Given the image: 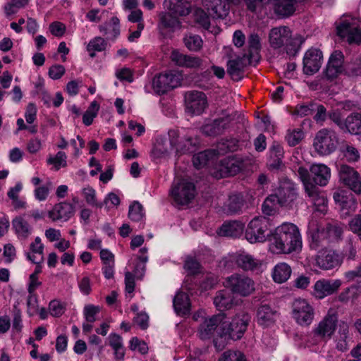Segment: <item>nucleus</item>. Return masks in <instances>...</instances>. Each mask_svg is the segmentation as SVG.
<instances>
[{
    "label": "nucleus",
    "instance_id": "obj_1",
    "mask_svg": "<svg viewBox=\"0 0 361 361\" xmlns=\"http://www.w3.org/2000/svg\"><path fill=\"white\" fill-rule=\"evenodd\" d=\"M298 175L303 183L305 192L314 205H325L326 199L317 185H327L331 177L330 169L323 164H314L310 166V171L306 168L300 166Z\"/></svg>",
    "mask_w": 361,
    "mask_h": 361
},
{
    "label": "nucleus",
    "instance_id": "obj_2",
    "mask_svg": "<svg viewBox=\"0 0 361 361\" xmlns=\"http://www.w3.org/2000/svg\"><path fill=\"white\" fill-rule=\"evenodd\" d=\"M269 240L270 250L274 253L289 254L302 247L299 229L291 223H284L277 227Z\"/></svg>",
    "mask_w": 361,
    "mask_h": 361
},
{
    "label": "nucleus",
    "instance_id": "obj_3",
    "mask_svg": "<svg viewBox=\"0 0 361 361\" xmlns=\"http://www.w3.org/2000/svg\"><path fill=\"white\" fill-rule=\"evenodd\" d=\"M252 316L245 311L236 313L231 322L223 320L220 336H228L229 338L236 341L240 339L247 329Z\"/></svg>",
    "mask_w": 361,
    "mask_h": 361
},
{
    "label": "nucleus",
    "instance_id": "obj_4",
    "mask_svg": "<svg viewBox=\"0 0 361 361\" xmlns=\"http://www.w3.org/2000/svg\"><path fill=\"white\" fill-rule=\"evenodd\" d=\"M219 117L202 127V132L207 136L216 137L222 135L231 126L234 120L236 112L227 109H221L218 112Z\"/></svg>",
    "mask_w": 361,
    "mask_h": 361
},
{
    "label": "nucleus",
    "instance_id": "obj_5",
    "mask_svg": "<svg viewBox=\"0 0 361 361\" xmlns=\"http://www.w3.org/2000/svg\"><path fill=\"white\" fill-rule=\"evenodd\" d=\"M336 34L348 44L361 43L360 20L356 18H342L336 25Z\"/></svg>",
    "mask_w": 361,
    "mask_h": 361
},
{
    "label": "nucleus",
    "instance_id": "obj_6",
    "mask_svg": "<svg viewBox=\"0 0 361 361\" xmlns=\"http://www.w3.org/2000/svg\"><path fill=\"white\" fill-rule=\"evenodd\" d=\"M224 286L233 294L241 297H247L255 291V281L250 277L240 274H233L226 278Z\"/></svg>",
    "mask_w": 361,
    "mask_h": 361
},
{
    "label": "nucleus",
    "instance_id": "obj_7",
    "mask_svg": "<svg viewBox=\"0 0 361 361\" xmlns=\"http://www.w3.org/2000/svg\"><path fill=\"white\" fill-rule=\"evenodd\" d=\"M271 224L269 219L264 216L254 218L245 230V238L251 243L264 242L271 237Z\"/></svg>",
    "mask_w": 361,
    "mask_h": 361
},
{
    "label": "nucleus",
    "instance_id": "obj_8",
    "mask_svg": "<svg viewBox=\"0 0 361 361\" xmlns=\"http://www.w3.org/2000/svg\"><path fill=\"white\" fill-rule=\"evenodd\" d=\"M338 317L336 314H327L311 332L308 342L316 345L330 339L337 326Z\"/></svg>",
    "mask_w": 361,
    "mask_h": 361
},
{
    "label": "nucleus",
    "instance_id": "obj_9",
    "mask_svg": "<svg viewBox=\"0 0 361 361\" xmlns=\"http://www.w3.org/2000/svg\"><path fill=\"white\" fill-rule=\"evenodd\" d=\"M226 57L228 59L227 73L233 80L239 81L243 78L245 66L255 61L250 59L246 53L236 55L232 48L226 49Z\"/></svg>",
    "mask_w": 361,
    "mask_h": 361
},
{
    "label": "nucleus",
    "instance_id": "obj_10",
    "mask_svg": "<svg viewBox=\"0 0 361 361\" xmlns=\"http://www.w3.org/2000/svg\"><path fill=\"white\" fill-rule=\"evenodd\" d=\"M170 149H175L176 154L192 153L196 150L199 143L197 138L191 136L181 135L178 130L171 129L168 133Z\"/></svg>",
    "mask_w": 361,
    "mask_h": 361
},
{
    "label": "nucleus",
    "instance_id": "obj_11",
    "mask_svg": "<svg viewBox=\"0 0 361 361\" xmlns=\"http://www.w3.org/2000/svg\"><path fill=\"white\" fill-rule=\"evenodd\" d=\"M337 144L336 133L334 130L323 128L317 133L313 145L318 154L328 155L336 150Z\"/></svg>",
    "mask_w": 361,
    "mask_h": 361
},
{
    "label": "nucleus",
    "instance_id": "obj_12",
    "mask_svg": "<svg viewBox=\"0 0 361 361\" xmlns=\"http://www.w3.org/2000/svg\"><path fill=\"white\" fill-rule=\"evenodd\" d=\"M171 195L176 204L179 205L188 204L195 197V185L186 180H180L173 183L171 190Z\"/></svg>",
    "mask_w": 361,
    "mask_h": 361
},
{
    "label": "nucleus",
    "instance_id": "obj_13",
    "mask_svg": "<svg viewBox=\"0 0 361 361\" xmlns=\"http://www.w3.org/2000/svg\"><path fill=\"white\" fill-rule=\"evenodd\" d=\"M180 82V77L176 72L161 73L153 78L152 86L154 92L163 94L177 87Z\"/></svg>",
    "mask_w": 361,
    "mask_h": 361
},
{
    "label": "nucleus",
    "instance_id": "obj_14",
    "mask_svg": "<svg viewBox=\"0 0 361 361\" xmlns=\"http://www.w3.org/2000/svg\"><path fill=\"white\" fill-rule=\"evenodd\" d=\"M314 314L313 307L306 300L298 298L293 302V317L300 325H310L313 321Z\"/></svg>",
    "mask_w": 361,
    "mask_h": 361
},
{
    "label": "nucleus",
    "instance_id": "obj_15",
    "mask_svg": "<svg viewBox=\"0 0 361 361\" xmlns=\"http://www.w3.org/2000/svg\"><path fill=\"white\" fill-rule=\"evenodd\" d=\"M245 166V159L239 156H232L222 159L215 175L217 178L235 176Z\"/></svg>",
    "mask_w": 361,
    "mask_h": 361
},
{
    "label": "nucleus",
    "instance_id": "obj_16",
    "mask_svg": "<svg viewBox=\"0 0 361 361\" xmlns=\"http://www.w3.org/2000/svg\"><path fill=\"white\" fill-rule=\"evenodd\" d=\"M225 319L224 314H218L211 317H202L197 328V336L202 340L210 339L219 326L221 330V324Z\"/></svg>",
    "mask_w": 361,
    "mask_h": 361
},
{
    "label": "nucleus",
    "instance_id": "obj_17",
    "mask_svg": "<svg viewBox=\"0 0 361 361\" xmlns=\"http://www.w3.org/2000/svg\"><path fill=\"white\" fill-rule=\"evenodd\" d=\"M339 180L353 190L355 193H361V177L358 172L353 168L346 164H343L338 169Z\"/></svg>",
    "mask_w": 361,
    "mask_h": 361
},
{
    "label": "nucleus",
    "instance_id": "obj_18",
    "mask_svg": "<svg viewBox=\"0 0 361 361\" xmlns=\"http://www.w3.org/2000/svg\"><path fill=\"white\" fill-rule=\"evenodd\" d=\"M185 111L190 115H200L207 106V97L204 93L190 91L185 94Z\"/></svg>",
    "mask_w": 361,
    "mask_h": 361
},
{
    "label": "nucleus",
    "instance_id": "obj_19",
    "mask_svg": "<svg viewBox=\"0 0 361 361\" xmlns=\"http://www.w3.org/2000/svg\"><path fill=\"white\" fill-rule=\"evenodd\" d=\"M316 265L322 270H331L343 262L342 257L331 250H322L315 257Z\"/></svg>",
    "mask_w": 361,
    "mask_h": 361
},
{
    "label": "nucleus",
    "instance_id": "obj_20",
    "mask_svg": "<svg viewBox=\"0 0 361 361\" xmlns=\"http://www.w3.org/2000/svg\"><path fill=\"white\" fill-rule=\"evenodd\" d=\"M341 285L342 281L340 279H319L313 286L312 295L317 299H323L336 293Z\"/></svg>",
    "mask_w": 361,
    "mask_h": 361
},
{
    "label": "nucleus",
    "instance_id": "obj_21",
    "mask_svg": "<svg viewBox=\"0 0 361 361\" xmlns=\"http://www.w3.org/2000/svg\"><path fill=\"white\" fill-rule=\"evenodd\" d=\"M281 207L290 206L298 197L295 185L290 180L282 182L275 194H273Z\"/></svg>",
    "mask_w": 361,
    "mask_h": 361
},
{
    "label": "nucleus",
    "instance_id": "obj_22",
    "mask_svg": "<svg viewBox=\"0 0 361 361\" xmlns=\"http://www.w3.org/2000/svg\"><path fill=\"white\" fill-rule=\"evenodd\" d=\"M202 6L214 19L224 18L229 13L228 0H202Z\"/></svg>",
    "mask_w": 361,
    "mask_h": 361
},
{
    "label": "nucleus",
    "instance_id": "obj_23",
    "mask_svg": "<svg viewBox=\"0 0 361 361\" xmlns=\"http://www.w3.org/2000/svg\"><path fill=\"white\" fill-rule=\"evenodd\" d=\"M322 52L317 49H310L306 51L303 58V72L306 75L317 73L322 65Z\"/></svg>",
    "mask_w": 361,
    "mask_h": 361
},
{
    "label": "nucleus",
    "instance_id": "obj_24",
    "mask_svg": "<svg viewBox=\"0 0 361 361\" xmlns=\"http://www.w3.org/2000/svg\"><path fill=\"white\" fill-rule=\"evenodd\" d=\"M232 258L237 267L245 271H254L262 265L259 259L245 252H236Z\"/></svg>",
    "mask_w": 361,
    "mask_h": 361
},
{
    "label": "nucleus",
    "instance_id": "obj_25",
    "mask_svg": "<svg viewBox=\"0 0 361 361\" xmlns=\"http://www.w3.org/2000/svg\"><path fill=\"white\" fill-rule=\"evenodd\" d=\"M334 199L336 204L345 214L353 212L356 209L357 202L354 195L348 190H338L334 194Z\"/></svg>",
    "mask_w": 361,
    "mask_h": 361
},
{
    "label": "nucleus",
    "instance_id": "obj_26",
    "mask_svg": "<svg viewBox=\"0 0 361 361\" xmlns=\"http://www.w3.org/2000/svg\"><path fill=\"white\" fill-rule=\"evenodd\" d=\"M291 37V32L287 26L272 28L269 34L270 46L274 49L282 47Z\"/></svg>",
    "mask_w": 361,
    "mask_h": 361
},
{
    "label": "nucleus",
    "instance_id": "obj_27",
    "mask_svg": "<svg viewBox=\"0 0 361 361\" xmlns=\"http://www.w3.org/2000/svg\"><path fill=\"white\" fill-rule=\"evenodd\" d=\"M279 317L278 312L269 305H260L257 310V322L264 327L274 325Z\"/></svg>",
    "mask_w": 361,
    "mask_h": 361
},
{
    "label": "nucleus",
    "instance_id": "obj_28",
    "mask_svg": "<svg viewBox=\"0 0 361 361\" xmlns=\"http://www.w3.org/2000/svg\"><path fill=\"white\" fill-rule=\"evenodd\" d=\"M343 59V54L341 51L336 50L331 54L325 69L326 78L334 79L337 77L342 71Z\"/></svg>",
    "mask_w": 361,
    "mask_h": 361
},
{
    "label": "nucleus",
    "instance_id": "obj_29",
    "mask_svg": "<svg viewBox=\"0 0 361 361\" xmlns=\"http://www.w3.org/2000/svg\"><path fill=\"white\" fill-rule=\"evenodd\" d=\"M171 58L176 65L183 67L197 68L202 64V60L200 57L183 54L176 50L172 51Z\"/></svg>",
    "mask_w": 361,
    "mask_h": 361
},
{
    "label": "nucleus",
    "instance_id": "obj_30",
    "mask_svg": "<svg viewBox=\"0 0 361 361\" xmlns=\"http://www.w3.org/2000/svg\"><path fill=\"white\" fill-rule=\"evenodd\" d=\"M171 12H160L158 14L159 22L157 27L160 31L169 30L174 32L181 27V22Z\"/></svg>",
    "mask_w": 361,
    "mask_h": 361
},
{
    "label": "nucleus",
    "instance_id": "obj_31",
    "mask_svg": "<svg viewBox=\"0 0 361 361\" xmlns=\"http://www.w3.org/2000/svg\"><path fill=\"white\" fill-rule=\"evenodd\" d=\"M245 201L241 194L229 196L224 205V211L228 215L240 214L245 209Z\"/></svg>",
    "mask_w": 361,
    "mask_h": 361
},
{
    "label": "nucleus",
    "instance_id": "obj_32",
    "mask_svg": "<svg viewBox=\"0 0 361 361\" xmlns=\"http://www.w3.org/2000/svg\"><path fill=\"white\" fill-rule=\"evenodd\" d=\"M74 214L73 206L68 202H61L54 206L52 210L49 212V216L53 221L63 219L68 220Z\"/></svg>",
    "mask_w": 361,
    "mask_h": 361
},
{
    "label": "nucleus",
    "instance_id": "obj_33",
    "mask_svg": "<svg viewBox=\"0 0 361 361\" xmlns=\"http://www.w3.org/2000/svg\"><path fill=\"white\" fill-rule=\"evenodd\" d=\"M214 304L219 311L231 309L234 304L233 293L228 289L217 291L214 298Z\"/></svg>",
    "mask_w": 361,
    "mask_h": 361
},
{
    "label": "nucleus",
    "instance_id": "obj_34",
    "mask_svg": "<svg viewBox=\"0 0 361 361\" xmlns=\"http://www.w3.org/2000/svg\"><path fill=\"white\" fill-rule=\"evenodd\" d=\"M244 224L238 221L225 222L219 228V234L221 236L238 238L243 232Z\"/></svg>",
    "mask_w": 361,
    "mask_h": 361
},
{
    "label": "nucleus",
    "instance_id": "obj_35",
    "mask_svg": "<svg viewBox=\"0 0 361 361\" xmlns=\"http://www.w3.org/2000/svg\"><path fill=\"white\" fill-rule=\"evenodd\" d=\"M343 125L342 130L353 135H361V114L351 113L345 119Z\"/></svg>",
    "mask_w": 361,
    "mask_h": 361
},
{
    "label": "nucleus",
    "instance_id": "obj_36",
    "mask_svg": "<svg viewBox=\"0 0 361 361\" xmlns=\"http://www.w3.org/2000/svg\"><path fill=\"white\" fill-rule=\"evenodd\" d=\"M168 10L177 16H186L191 12L192 7L188 0H169Z\"/></svg>",
    "mask_w": 361,
    "mask_h": 361
},
{
    "label": "nucleus",
    "instance_id": "obj_37",
    "mask_svg": "<svg viewBox=\"0 0 361 361\" xmlns=\"http://www.w3.org/2000/svg\"><path fill=\"white\" fill-rule=\"evenodd\" d=\"M349 326L347 323L342 322L339 324V329L335 336L336 348L341 352H345L348 349Z\"/></svg>",
    "mask_w": 361,
    "mask_h": 361
},
{
    "label": "nucleus",
    "instance_id": "obj_38",
    "mask_svg": "<svg viewBox=\"0 0 361 361\" xmlns=\"http://www.w3.org/2000/svg\"><path fill=\"white\" fill-rule=\"evenodd\" d=\"M173 307L178 314L185 315L189 313L190 303L188 295L183 292L178 293L173 298Z\"/></svg>",
    "mask_w": 361,
    "mask_h": 361
},
{
    "label": "nucleus",
    "instance_id": "obj_39",
    "mask_svg": "<svg viewBox=\"0 0 361 361\" xmlns=\"http://www.w3.org/2000/svg\"><path fill=\"white\" fill-rule=\"evenodd\" d=\"M292 269L290 267L285 263H279L276 264L272 271L273 280L279 283L286 282L290 276Z\"/></svg>",
    "mask_w": 361,
    "mask_h": 361
},
{
    "label": "nucleus",
    "instance_id": "obj_40",
    "mask_svg": "<svg viewBox=\"0 0 361 361\" xmlns=\"http://www.w3.org/2000/svg\"><path fill=\"white\" fill-rule=\"evenodd\" d=\"M261 49L260 39L257 33H252L248 37V51L247 56L255 62L259 60V53Z\"/></svg>",
    "mask_w": 361,
    "mask_h": 361
},
{
    "label": "nucleus",
    "instance_id": "obj_41",
    "mask_svg": "<svg viewBox=\"0 0 361 361\" xmlns=\"http://www.w3.org/2000/svg\"><path fill=\"white\" fill-rule=\"evenodd\" d=\"M109 344L114 350V355L116 360H123L125 349L123 344V339L117 334H111L109 337Z\"/></svg>",
    "mask_w": 361,
    "mask_h": 361
},
{
    "label": "nucleus",
    "instance_id": "obj_42",
    "mask_svg": "<svg viewBox=\"0 0 361 361\" xmlns=\"http://www.w3.org/2000/svg\"><path fill=\"white\" fill-rule=\"evenodd\" d=\"M238 148V140L235 138L222 139L216 145V149H214L216 155H224L229 152H235Z\"/></svg>",
    "mask_w": 361,
    "mask_h": 361
},
{
    "label": "nucleus",
    "instance_id": "obj_43",
    "mask_svg": "<svg viewBox=\"0 0 361 361\" xmlns=\"http://www.w3.org/2000/svg\"><path fill=\"white\" fill-rule=\"evenodd\" d=\"M107 41L101 37H95L92 39L87 46V51L91 58L96 56V52H101L106 49Z\"/></svg>",
    "mask_w": 361,
    "mask_h": 361
},
{
    "label": "nucleus",
    "instance_id": "obj_44",
    "mask_svg": "<svg viewBox=\"0 0 361 361\" xmlns=\"http://www.w3.org/2000/svg\"><path fill=\"white\" fill-rule=\"evenodd\" d=\"M13 227L19 238H27L31 233V228L22 217H16L12 221Z\"/></svg>",
    "mask_w": 361,
    "mask_h": 361
},
{
    "label": "nucleus",
    "instance_id": "obj_45",
    "mask_svg": "<svg viewBox=\"0 0 361 361\" xmlns=\"http://www.w3.org/2000/svg\"><path fill=\"white\" fill-rule=\"evenodd\" d=\"M216 156L214 149H208L195 154L192 157V163L196 169H200L207 164L208 161Z\"/></svg>",
    "mask_w": 361,
    "mask_h": 361
},
{
    "label": "nucleus",
    "instance_id": "obj_46",
    "mask_svg": "<svg viewBox=\"0 0 361 361\" xmlns=\"http://www.w3.org/2000/svg\"><path fill=\"white\" fill-rule=\"evenodd\" d=\"M185 46L191 51H199L203 45L201 37L196 34L188 33L183 37Z\"/></svg>",
    "mask_w": 361,
    "mask_h": 361
},
{
    "label": "nucleus",
    "instance_id": "obj_47",
    "mask_svg": "<svg viewBox=\"0 0 361 361\" xmlns=\"http://www.w3.org/2000/svg\"><path fill=\"white\" fill-rule=\"evenodd\" d=\"M169 152L170 149L166 145V141L162 137L157 138L152 151L153 158L160 159L164 157L167 156Z\"/></svg>",
    "mask_w": 361,
    "mask_h": 361
},
{
    "label": "nucleus",
    "instance_id": "obj_48",
    "mask_svg": "<svg viewBox=\"0 0 361 361\" xmlns=\"http://www.w3.org/2000/svg\"><path fill=\"white\" fill-rule=\"evenodd\" d=\"M276 200H278L276 199V197L273 194L269 195L265 199L262 206V210L264 214L271 216L276 212L277 206L279 205Z\"/></svg>",
    "mask_w": 361,
    "mask_h": 361
},
{
    "label": "nucleus",
    "instance_id": "obj_49",
    "mask_svg": "<svg viewBox=\"0 0 361 361\" xmlns=\"http://www.w3.org/2000/svg\"><path fill=\"white\" fill-rule=\"evenodd\" d=\"M99 109V104L96 101H93L82 116V122L85 126H89L92 123L94 118L97 116Z\"/></svg>",
    "mask_w": 361,
    "mask_h": 361
},
{
    "label": "nucleus",
    "instance_id": "obj_50",
    "mask_svg": "<svg viewBox=\"0 0 361 361\" xmlns=\"http://www.w3.org/2000/svg\"><path fill=\"white\" fill-rule=\"evenodd\" d=\"M82 195L88 204L92 207H96L97 208H102L103 207L102 202H99L97 201L96 192L92 188H85L82 190Z\"/></svg>",
    "mask_w": 361,
    "mask_h": 361
},
{
    "label": "nucleus",
    "instance_id": "obj_51",
    "mask_svg": "<svg viewBox=\"0 0 361 361\" xmlns=\"http://www.w3.org/2000/svg\"><path fill=\"white\" fill-rule=\"evenodd\" d=\"M303 135V132L299 128L288 130L286 140L290 146L293 147L297 145L302 140Z\"/></svg>",
    "mask_w": 361,
    "mask_h": 361
},
{
    "label": "nucleus",
    "instance_id": "obj_52",
    "mask_svg": "<svg viewBox=\"0 0 361 361\" xmlns=\"http://www.w3.org/2000/svg\"><path fill=\"white\" fill-rule=\"evenodd\" d=\"M128 216L133 221H140L144 216L142 205L138 202H134L129 207Z\"/></svg>",
    "mask_w": 361,
    "mask_h": 361
},
{
    "label": "nucleus",
    "instance_id": "obj_53",
    "mask_svg": "<svg viewBox=\"0 0 361 361\" xmlns=\"http://www.w3.org/2000/svg\"><path fill=\"white\" fill-rule=\"evenodd\" d=\"M28 3V0H10L5 6L4 10L7 16L14 14L21 8L25 7Z\"/></svg>",
    "mask_w": 361,
    "mask_h": 361
},
{
    "label": "nucleus",
    "instance_id": "obj_54",
    "mask_svg": "<svg viewBox=\"0 0 361 361\" xmlns=\"http://www.w3.org/2000/svg\"><path fill=\"white\" fill-rule=\"evenodd\" d=\"M219 361H247L245 355L238 350L225 351Z\"/></svg>",
    "mask_w": 361,
    "mask_h": 361
},
{
    "label": "nucleus",
    "instance_id": "obj_55",
    "mask_svg": "<svg viewBox=\"0 0 361 361\" xmlns=\"http://www.w3.org/2000/svg\"><path fill=\"white\" fill-rule=\"evenodd\" d=\"M44 245L41 243V238L36 237L35 241L30 245V253L31 255L36 256L37 259H40V262H44Z\"/></svg>",
    "mask_w": 361,
    "mask_h": 361
},
{
    "label": "nucleus",
    "instance_id": "obj_56",
    "mask_svg": "<svg viewBox=\"0 0 361 361\" xmlns=\"http://www.w3.org/2000/svg\"><path fill=\"white\" fill-rule=\"evenodd\" d=\"M66 154L62 151L57 152L54 157H50L47 159L49 164H54L56 170H59L61 167H65L67 165L66 163Z\"/></svg>",
    "mask_w": 361,
    "mask_h": 361
},
{
    "label": "nucleus",
    "instance_id": "obj_57",
    "mask_svg": "<svg viewBox=\"0 0 361 361\" xmlns=\"http://www.w3.org/2000/svg\"><path fill=\"white\" fill-rule=\"evenodd\" d=\"M209 16L208 13L202 8H197L195 13V21L206 30L210 27Z\"/></svg>",
    "mask_w": 361,
    "mask_h": 361
},
{
    "label": "nucleus",
    "instance_id": "obj_58",
    "mask_svg": "<svg viewBox=\"0 0 361 361\" xmlns=\"http://www.w3.org/2000/svg\"><path fill=\"white\" fill-rule=\"evenodd\" d=\"M100 312V307L94 305H87L84 307L83 313L87 322L92 323L97 320V315Z\"/></svg>",
    "mask_w": 361,
    "mask_h": 361
},
{
    "label": "nucleus",
    "instance_id": "obj_59",
    "mask_svg": "<svg viewBox=\"0 0 361 361\" xmlns=\"http://www.w3.org/2000/svg\"><path fill=\"white\" fill-rule=\"evenodd\" d=\"M324 229L326 237L331 240L339 239L343 233V228L337 224H328Z\"/></svg>",
    "mask_w": 361,
    "mask_h": 361
},
{
    "label": "nucleus",
    "instance_id": "obj_60",
    "mask_svg": "<svg viewBox=\"0 0 361 361\" xmlns=\"http://www.w3.org/2000/svg\"><path fill=\"white\" fill-rule=\"evenodd\" d=\"M13 314V321H12V327L13 329L17 332H20L23 329V322H22V316L21 311L18 307L17 305H13L12 310Z\"/></svg>",
    "mask_w": 361,
    "mask_h": 361
},
{
    "label": "nucleus",
    "instance_id": "obj_61",
    "mask_svg": "<svg viewBox=\"0 0 361 361\" xmlns=\"http://www.w3.org/2000/svg\"><path fill=\"white\" fill-rule=\"evenodd\" d=\"M314 106V102H309L306 104H298L296 106L294 114L299 116L300 117H303L305 116H309L312 114L313 113V107Z\"/></svg>",
    "mask_w": 361,
    "mask_h": 361
},
{
    "label": "nucleus",
    "instance_id": "obj_62",
    "mask_svg": "<svg viewBox=\"0 0 361 361\" xmlns=\"http://www.w3.org/2000/svg\"><path fill=\"white\" fill-rule=\"evenodd\" d=\"M49 310L53 317H59L64 313L66 307L59 300H54L49 302Z\"/></svg>",
    "mask_w": 361,
    "mask_h": 361
},
{
    "label": "nucleus",
    "instance_id": "obj_63",
    "mask_svg": "<svg viewBox=\"0 0 361 361\" xmlns=\"http://www.w3.org/2000/svg\"><path fill=\"white\" fill-rule=\"evenodd\" d=\"M314 106L313 112H316L315 115L314 116V120L317 123H324L328 116L326 109L324 105L315 102Z\"/></svg>",
    "mask_w": 361,
    "mask_h": 361
},
{
    "label": "nucleus",
    "instance_id": "obj_64",
    "mask_svg": "<svg viewBox=\"0 0 361 361\" xmlns=\"http://www.w3.org/2000/svg\"><path fill=\"white\" fill-rule=\"evenodd\" d=\"M53 185L52 183L48 181L44 185L37 188L35 190V196L37 200L39 201L45 200L49 193L50 189H51Z\"/></svg>",
    "mask_w": 361,
    "mask_h": 361
}]
</instances>
